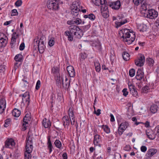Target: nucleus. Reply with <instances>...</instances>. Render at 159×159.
Masks as SVG:
<instances>
[{
    "label": "nucleus",
    "instance_id": "obj_1",
    "mask_svg": "<svg viewBox=\"0 0 159 159\" xmlns=\"http://www.w3.org/2000/svg\"><path fill=\"white\" fill-rule=\"evenodd\" d=\"M135 33L134 32H131L129 29H124L123 31V35L122 38L123 41L130 44L132 43L135 40Z\"/></svg>",
    "mask_w": 159,
    "mask_h": 159
},
{
    "label": "nucleus",
    "instance_id": "obj_2",
    "mask_svg": "<svg viewBox=\"0 0 159 159\" xmlns=\"http://www.w3.org/2000/svg\"><path fill=\"white\" fill-rule=\"evenodd\" d=\"M44 38L41 37L40 39H35L34 42V48L36 50L37 48L40 53L43 52L45 47L44 45Z\"/></svg>",
    "mask_w": 159,
    "mask_h": 159
},
{
    "label": "nucleus",
    "instance_id": "obj_3",
    "mask_svg": "<svg viewBox=\"0 0 159 159\" xmlns=\"http://www.w3.org/2000/svg\"><path fill=\"white\" fill-rule=\"evenodd\" d=\"M69 30L70 32L73 33L75 36V37L78 39H80L83 35L82 30L78 26L71 25L69 27Z\"/></svg>",
    "mask_w": 159,
    "mask_h": 159
},
{
    "label": "nucleus",
    "instance_id": "obj_4",
    "mask_svg": "<svg viewBox=\"0 0 159 159\" xmlns=\"http://www.w3.org/2000/svg\"><path fill=\"white\" fill-rule=\"evenodd\" d=\"M60 3L59 0H48L47 5L48 8L53 11H56L58 10L59 4Z\"/></svg>",
    "mask_w": 159,
    "mask_h": 159
},
{
    "label": "nucleus",
    "instance_id": "obj_5",
    "mask_svg": "<svg viewBox=\"0 0 159 159\" xmlns=\"http://www.w3.org/2000/svg\"><path fill=\"white\" fill-rule=\"evenodd\" d=\"M71 14L73 16H76L79 15V12L81 10L80 4L79 2H74L70 7Z\"/></svg>",
    "mask_w": 159,
    "mask_h": 159
},
{
    "label": "nucleus",
    "instance_id": "obj_6",
    "mask_svg": "<svg viewBox=\"0 0 159 159\" xmlns=\"http://www.w3.org/2000/svg\"><path fill=\"white\" fill-rule=\"evenodd\" d=\"M147 9H145L144 14V16L145 17L149 18L150 19H153L156 18L158 16V12L155 10L153 9H148L147 11Z\"/></svg>",
    "mask_w": 159,
    "mask_h": 159
},
{
    "label": "nucleus",
    "instance_id": "obj_7",
    "mask_svg": "<svg viewBox=\"0 0 159 159\" xmlns=\"http://www.w3.org/2000/svg\"><path fill=\"white\" fill-rule=\"evenodd\" d=\"M32 140V138L30 135L27 136L26 140V143L25 147L27 153H30L33 150V147Z\"/></svg>",
    "mask_w": 159,
    "mask_h": 159
},
{
    "label": "nucleus",
    "instance_id": "obj_8",
    "mask_svg": "<svg viewBox=\"0 0 159 159\" xmlns=\"http://www.w3.org/2000/svg\"><path fill=\"white\" fill-rule=\"evenodd\" d=\"M145 57L144 55L141 54L138 59L135 60V63L137 66H142L145 61Z\"/></svg>",
    "mask_w": 159,
    "mask_h": 159
},
{
    "label": "nucleus",
    "instance_id": "obj_9",
    "mask_svg": "<svg viewBox=\"0 0 159 159\" xmlns=\"http://www.w3.org/2000/svg\"><path fill=\"white\" fill-rule=\"evenodd\" d=\"M22 96L23 101H25L27 102V107L30 103V93L28 92H26L25 93L22 95Z\"/></svg>",
    "mask_w": 159,
    "mask_h": 159
},
{
    "label": "nucleus",
    "instance_id": "obj_10",
    "mask_svg": "<svg viewBox=\"0 0 159 159\" xmlns=\"http://www.w3.org/2000/svg\"><path fill=\"white\" fill-rule=\"evenodd\" d=\"M60 68L57 66L53 67L51 69V73L53 74L54 77H58L60 75Z\"/></svg>",
    "mask_w": 159,
    "mask_h": 159
},
{
    "label": "nucleus",
    "instance_id": "obj_11",
    "mask_svg": "<svg viewBox=\"0 0 159 159\" xmlns=\"http://www.w3.org/2000/svg\"><path fill=\"white\" fill-rule=\"evenodd\" d=\"M135 78L137 80H139L143 79H144V73L142 70L140 69L138 70Z\"/></svg>",
    "mask_w": 159,
    "mask_h": 159
},
{
    "label": "nucleus",
    "instance_id": "obj_12",
    "mask_svg": "<svg viewBox=\"0 0 159 159\" xmlns=\"http://www.w3.org/2000/svg\"><path fill=\"white\" fill-rule=\"evenodd\" d=\"M62 120L64 127L66 128L67 127L68 128L70 123V121L68 116H64L62 119Z\"/></svg>",
    "mask_w": 159,
    "mask_h": 159
},
{
    "label": "nucleus",
    "instance_id": "obj_13",
    "mask_svg": "<svg viewBox=\"0 0 159 159\" xmlns=\"http://www.w3.org/2000/svg\"><path fill=\"white\" fill-rule=\"evenodd\" d=\"M101 140V136L97 134L94 135L93 143L95 145L101 147V145L99 143Z\"/></svg>",
    "mask_w": 159,
    "mask_h": 159
},
{
    "label": "nucleus",
    "instance_id": "obj_14",
    "mask_svg": "<svg viewBox=\"0 0 159 159\" xmlns=\"http://www.w3.org/2000/svg\"><path fill=\"white\" fill-rule=\"evenodd\" d=\"M5 146L7 148H11L10 146L11 147L15 146V143L13 139H7L5 143Z\"/></svg>",
    "mask_w": 159,
    "mask_h": 159
},
{
    "label": "nucleus",
    "instance_id": "obj_15",
    "mask_svg": "<svg viewBox=\"0 0 159 159\" xmlns=\"http://www.w3.org/2000/svg\"><path fill=\"white\" fill-rule=\"evenodd\" d=\"M3 35L4 37H2L0 39V47L1 48L5 47L7 43V36L4 34H3Z\"/></svg>",
    "mask_w": 159,
    "mask_h": 159
},
{
    "label": "nucleus",
    "instance_id": "obj_16",
    "mask_svg": "<svg viewBox=\"0 0 159 159\" xmlns=\"http://www.w3.org/2000/svg\"><path fill=\"white\" fill-rule=\"evenodd\" d=\"M70 80H69L66 76V79L65 82H63L62 80V84L63 88L65 90H68L70 86Z\"/></svg>",
    "mask_w": 159,
    "mask_h": 159
},
{
    "label": "nucleus",
    "instance_id": "obj_17",
    "mask_svg": "<svg viewBox=\"0 0 159 159\" xmlns=\"http://www.w3.org/2000/svg\"><path fill=\"white\" fill-rule=\"evenodd\" d=\"M157 151V150L154 148H151L149 149L147 153L146 156L147 158H149L155 154Z\"/></svg>",
    "mask_w": 159,
    "mask_h": 159
},
{
    "label": "nucleus",
    "instance_id": "obj_18",
    "mask_svg": "<svg viewBox=\"0 0 159 159\" xmlns=\"http://www.w3.org/2000/svg\"><path fill=\"white\" fill-rule=\"evenodd\" d=\"M42 123L45 128L50 127L51 126V122L49 120H48L46 118H44L42 121Z\"/></svg>",
    "mask_w": 159,
    "mask_h": 159
},
{
    "label": "nucleus",
    "instance_id": "obj_19",
    "mask_svg": "<svg viewBox=\"0 0 159 159\" xmlns=\"http://www.w3.org/2000/svg\"><path fill=\"white\" fill-rule=\"evenodd\" d=\"M120 1H117L116 2L112 3V8L114 9L118 10L120 7Z\"/></svg>",
    "mask_w": 159,
    "mask_h": 159
},
{
    "label": "nucleus",
    "instance_id": "obj_20",
    "mask_svg": "<svg viewBox=\"0 0 159 159\" xmlns=\"http://www.w3.org/2000/svg\"><path fill=\"white\" fill-rule=\"evenodd\" d=\"M73 33L70 32V30L66 31L65 32V35L68 36V40L70 41H72L73 40Z\"/></svg>",
    "mask_w": 159,
    "mask_h": 159
},
{
    "label": "nucleus",
    "instance_id": "obj_21",
    "mask_svg": "<svg viewBox=\"0 0 159 159\" xmlns=\"http://www.w3.org/2000/svg\"><path fill=\"white\" fill-rule=\"evenodd\" d=\"M51 137L50 136H48V143L47 144L48 145V148L49 150V153H51L52 151L53 148V146H52L51 141L50 140Z\"/></svg>",
    "mask_w": 159,
    "mask_h": 159
},
{
    "label": "nucleus",
    "instance_id": "obj_22",
    "mask_svg": "<svg viewBox=\"0 0 159 159\" xmlns=\"http://www.w3.org/2000/svg\"><path fill=\"white\" fill-rule=\"evenodd\" d=\"M12 114L15 117H19L20 114V111L16 108H14L12 111Z\"/></svg>",
    "mask_w": 159,
    "mask_h": 159
},
{
    "label": "nucleus",
    "instance_id": "obj_23",
    "mask_svg": "<svg viewBox=\"0 0 159 159\" xmlns=\"http://www.w3.org/2000/svg\"><path fill=\"white\" fill-rule=\"evenodd\" d=\"M103 3L102 2L101 4V10L103 9V10H107V2L106 0H103Z\"/></svg>",
    "mask_w": 159,
    "mask_h": 159
},
{
    "label": "nucleus",
    "instance_id": "obj_24",
    "mask_svg": "<svg viewBox=\"0 0 159 159\" xmlns=\"http://www.w3.org/2000/svg\"><path fill=\"white\" fill-rule=\"evenodd\" d=\"M84 17L85 18H88L89 19L92 20H94L95 18V15L93 13H91L88 15H84Z\"/></svg>",
    "mask_w": 159,
    "mask_h": 159
},
{
    "label": "nucleus",
    "instance_id": "obj_25",
    "mask_svg": "<svg viewBox=\"0 0 159 159\" xmlns=\"http://www.w3.org/2000/svg\"><path fill=\"white\" fill-rule=\"evenodd\" d=\"M122 57L123 59L125 61L129 60L130 59V55L129 54L126 52H124L122 54Z\"/></svg>",
    "mask_w": 159,
    "mask_h": 159
},
{
    "label": "nucleus",
    "instance_id": "obj_26",
    "mask_svg": "<svg viewBox=\"0 0 159 159\" xmlns=\"http://www.w3.org/2000/svg\"><path fill=\"white\" fill-rule=\"evenodd\" d=\"M30 115L28 114H27L25 115V116L23 118V122L25 124H28V121H30Z\"/></svg>",
    "mask_w": 159,
    "mask_h": 159
},
{
    "label": "nucleus",
    "instance_id": "obj_27",
    "mask_svg": "<svg viewBox=\"0 0 159 159\" xmlns=\"http://www.w3.org/2000/svg\"><path fill=\"white\" fill-rule=\"evenodd\" d=\"M157 107L156 105L154 104L152 105L150 107V111L151 112L155 113L157 111Z\"/></svg>",
    "mask_w": 159,
    "mask_h": 159
},
{
    "label": "nucleus",
    "instance_id": "obj_28",
    "mask_svg": "<svg viewBox=\"0 0 159 159\" xmlns=\"http://www.w3.org/2000/svg\"><path fill=\"white\" fill-rule=\"evenodd\" d=\"M99 127H101L108 134L110 132V129L107 125H103L102 126H99Z\"/></svg>",
    "mask_w": 159,
    "mask_h": 159
},
{
    "label": "nucleus",
    "instance_id": "obj_29",
    "mask_svg": "<svg viewBox=\"0 0 159 159\" xmlns=\"http://www.w3.org/2000/svg\"><path fill=\"white\" fill-rule=\"evenodd\" d=\"M101 13L104 18H107L109 16V12L108 10H103L102 11H101Z\"/></svg>",
    "mask_w": 159,
    "mask_h": 159
},
{
    "label": "nucleus",
    "instance_id": "obj_30",
    "mask_svg": "<svg viewBox=\"0 0 159 159\" xmlns=\"http://www.w3.org/2000/svg\"><path fill=\"white\" fill-rule=\"evenodd\" d=\"M23 58L22 55L20 54H19L16 56L15 57V60L16 61H21Z\"/></svg>",
    "mask_w": 159,
    "mask_h": 159
},
{
    "label": "nucleus",
    "instance_id": "obj_31",
    "mask_svg": "<svg viewBox=\"0 0 159 159\" xmlns=\"http://www.w3.org/2000/svg\"><path fill=\"white\" fill-rule=\"evenodd\" d=\"M146 61H148V65L150 66H153L154 63V60L151 58H148L146 60Z\"/></svg>",
    "mask_w": 159,
    "mask_h": 159
},
{
    "label": "nucleus",
    "instance_id": "obj_32",
    "mask_svg": "<svg viewBox=\"0 0 159 159\" xmlns=\"http://www.w3.org/2000/svg\"><path fill=\"white\" fill-rule=\"evenodd\" d=\"M95 69L96 71L97 72H99L101 70V67L100 63L98 62L94 63Z\"/></svg>",
    "mask_w": 159,
    "mask_h": 159
},
{
    "label": "nucleus",
    "instance_id": "obj_33",
    "mask_svg": "<svg viewBox=\"0 0 159 159\" xmlns=\"http://www.w3.org/2000/svg\"><path fill=\"white\" fill-rule=\"evenodd\" d=\"M54 126L56 129L57 130H59L61 127L62 125L59 121L57 120L55 122Z\"/></svg>",
    "mask_w": 159,
    "mask_h": 159
},
{
    "label": "nucleus",
    "instance_id": "obj_34",
    "mask_svg": "<svg viewBox=\"0 0 159 159\" xmlns=\"http://www.w3.org/2000/svg\"><path fill=\"white\" fill-rule=\"evenodd\" d=\"M146 134L148 138L150 139L153 140L155 138V136L153 134H151L149 133H147Z\"/></svg>",
    "mask_w": 159,
    "mask_h": 159
},
{
    "label": "nucleus",
    "instance_id": "obj_35",
    "mask_svg": "<svg viewBox=\"0 0 159 159\" xmlns=\"http://www.w3.org/2000/svg\"><path fill=\"white\" fill-rule=\"evenodd\" d=\"M54 143L55 145L57 148H61V143L59 140L57 139L55 141Z\"/></svg>",
    "mask_w": 159,
    "mask_h": 159
},
{
    "label": "nucleus",
    "instance_id": "obj_36",
    "mask_svg": "<svg viewBox=\"0 0 159 159\" xmlns=\"http://www.w3.org/2000/svg\"><path fill=\"white\" fill-rule=\"evenodd\" d=\"M122 125H120L118 127V132L119 135H122L124 130L123 129V127H121Z\"/></svg>",
    "mask_w": 159,
    "mask_h": 159
},
{
    "label": "nucleus",
    "instance_id": "obj_37",
    "mask_svg": "<svg viewBox=\"0 0 159 159\" xmlns=\"http://www.w3.org/2000/svg\"><path fill=\"white\" fill-rule=\"evenodd\" d=\"M16 34V33H14L11 37V39L10 44H14L16 42V38L15 37V35Z\"/></svg>",
    "mask_w": 159,
    "mask_h": 159
},
{
    "label": "nucleus",
    "instance_id": "obj_38",
    "mask_svg": "<svg viewBox=\"0 0 159 159\" xmlns=\"http://www.w3.org/2000/svg\"><path fill=\"white\" fill-rule=\"evenodd\" d=\"M122 126L121 127H123V129L125 130L128 127L129 125V124L127 122H125L124 123H122L120 125H121Z\"/></svg>",
    "mask_w": 159,
    "mask_h": 159
},
{
    "label": "nucleus",
    "instance_id": "obj_39",
    "mask_svg": "<svg viewBox=\"0 0 159 159\" xmlns=\"http://www.w3.org/2000/svg\"><path fill=\"white\" fill-rule=\"evenodd\" d=\"M128 86H129V90L130 92H131V91H132L135 89L136 88H135V86L134 85L132 84L131 83H129L128 84Z\"/></svg>",
    "mask_w": 159,
    "mask_h": 159
},
{
    "label": "nucleus",
    "instance_id": "obj_40",
    "mask_svg": "<svg viewBox=\"0 0 159 159\" xmlns=\"http://www.w3.org/2000/svg\"><path fill=\"white\" fill-rule=\"evenodd\" d=\"M135 74V70L134 69H130L129 71V74L130 77L134 76Z\"/></svg>",
    "mask_w": 159,
    "mask_h": 159
},
{
    "label": "nucleus",
    "instance_id": "obj_41",
    "mask_svg": "<svg viewBox=\"0 0 159 159\" xmlns=\"http://www.w3.org/2000/svg\"><path fill=\"white\" fill-rule=\"evenodd\" d=\"M0 105L6 107V102L5 99L2 98L0 99Z\"/></svg>",
    "mask_w": 159,
    "mask_h": 159
},
{
    "label": "nucleus",
    "instance_id": "obj_42",
    "mask_svg": "<svg viewBox=\"0 0 159 159\" xmlns=\"http://www.w3.org/2000/svg\"><path fill=\"white\" fill-rule=\"evenodd\" d=\"M102 2V0H95L93 2V3L97 6H99Z\"/></svg>",
    "mask_w": 159,
    "mask_h": 159
},
{
    "label": "nucleus",
    "instance_id": "obj_43",
    "mask_svg": "<svg viewBox=\"0 0 159 159\" xmlns=\"http://www.w3.org/2000/svg\"><path fill=\"white\" fill-rule=\"evenodd\" d=\"M102 2V0H95L93 2V3L97 6H99Z\"/></svg>",
    "mask_w": 159,
    "mask_h": 159
},
{
    "label": "nucleus",
    "instance_id": "obj_44",
    "mask_svg": "<svg viewBox=\"0 0 159 159\" xmlns=\"http://www.w3.org/2000/svg\"><path fill=\"white\" fill-rule=\"evenodd\" d=\"M54 38H52L49 40L48 42V44L50 46L52 47L54 44L55 42L54 41Z\"/></svg>",
    "mask_w": 159,
    "mask_h": 159
},
{
    "label": "nucleus",
    "instance_id": "obj_45",
    "mask_svg": "<svg viewBox=\"0 0 159 159\" xmlns=\"http://www.w3.org/2000/svg\"><path fill=\"white\" fill-rule=\"evenodd\" d=\"M25 159H31V155L30 153H25L24 154Z\"/></svg>",
    "mask_w": 159,
    "mask_h": 159
},
{
    "label": "nucleus",
    "instance_id": "obj_46",
    "mask_svg": "<svg viewBox=\"0 0 159 159\" xmlns=\"http://www.w3.org/2000/svg\"><path fill=\"white\" fill-rule=\"evenodd\" d=\"M130 93L134 97H136L138 95V93L136 89L133 90L131 91Z\"/></svg>",
    "mask_w": 159,
    "mask_h": 159
},
{
    "label": "nucleus",
    "instance_id": "obj_47",
    "mask_svg": "<svg viewBox=\"0 0 159 159\" xmlns=\"http://www.w3.org/2000/svg\"><path fill=\"white\" fill-rule=\"evenodd\" d=\"M146 0H141L140 2V3H141V7L143 8V9L144 8V7H145L146 8Z\"/></svg>",
    "mask_w": 159,
    "mask_h": 159
},
{
    "label": "nucleus",
    "instance_id": "obj_48",
    "mask_svg": "<svg viewBox=\"0 0 159 159\" xmlns=\"http://www.w3.org/2000/svg\"><path fill=\"white\" fill-rule=\"evenodd\" d=\"M18 14V12L17 10L16 9H14L11 11V16H17Z\"/></svg>",
    "mask_w": 159,
    "mask_h": 159
},
{
    "label": "nucleus",
    "instance_id": "obj_49",
    "mask_svg": "<svg viewBox=\"0 0 159 159\" xmlns=\"http://www.w3.org/2000/svg\"><path fill=\"white\" fill-rule=\"evenodd\" d=\"M74 22H75V24L76 25H79L81 23L82 20L81 19L79 18H77L74 21Z\"/></svg>",
    "mask_w": 159,
    "mask_h": 159
},
{
    "label": "nucleus",
    "instance_id": "obj_50",
    "mask_svg": "<svg viewBox=\"0 0 159 159\" xmlns=\"http://www.w3.org/2000/svg\"><path fill=\"white\" fill-rule=\"evenodd\" d=\"M93 108H94V113L95 114H96L97 116H99L101 114V110L100 109H98L97 110V112L95 110V108L94 106H93Z\"/></svg>",
    "mask_w": 159,
    "mask_h": 159
},
{
    "label": "nucleus",
    "instance_id": "obj_51",
    "mask_svg": "<svg viewBox=\"0 0 159 159\" xmlns=\"http://www.w3.org/2000/svg\"><path fill=\"white\" fill-rule=\"evenodd\" d=\"M41 85L40 81L39 80L37 81L35 87V89L37 90H38L39 89Z\"/></svg>",
    "mask_w": 159,
    "mask_h": 159
},
{
    "label": "nucleus",
    "instance_id": "obj_52",
    "mask_svg": "<svg viewBox=\"0 0 159 159\" xmlns=\"http://www.w3.org/2000/svg\"><path fill=\"white\" fill-rule=\"evenodd\" d=\"M10 121V120L9 119H8L5 120L4 126L5 127H7L8 126V124H9Z\"/></svg>",
    "mask_w": 159,
    "mask_h": 159
},
{
    "label": "nucleus",
    "instance_id": "obj_53",
    "mask_svg": "<svg viewBox=\"0 0 159 159\" xmlns=\"http://www.w3.org/2000/svg\"><path fill=\"white\" fill-rule=\"evenodd\" d=\"M22 3V1L21 0H18L15 3L16 6L19 7L20 6Z\"/></svg>",
    "mask_w": 159,
    "mask_h": 159
},
{
    "label": "nucleus",
    "instance_id": "obj_54",
    "mask_svg": "<svg viewBox=\"0 0 159 159\" xmlns=\"http://www.w3.org/2000/svg\"><path fill=\"white\" fill-rule=\"evenodd\" d=\"M80 56L82 59L84 60L87 57V55L85 52L81 53L80 54Z\"/></svg>",
    "mask_w": 159,
    "mask_h": 159
},
{
    "label": "nucleus",
    "instance_id": "obj_55",
    "mask_svg": "<svg viewBox=\"0 0 159 159\" xmlns=\"http://www.w3.org/2000/svg\"><path fill=\"white\" fill-rule=\"evenodd\" d=\"M68 73L70 77H74L75 75L74 70V71L72 70V71H70L69 72H68Z\"/></svg>",
    "mask_w": 159,
    "mask_h": 159
},
{
    "label": "nucleus",
    "instance_id": "obj_56",
    "mask_svg": "<svg viewBox=\"0 0 159 159\" xmlns=\"http://www.w3.org/2000/svg\"><path fill=\"white\" fill-rule=\"evenodd\" d=\"M68 72H69L70 71H72V70L74 71V67L71 66H68L66 68Z\"/></svg>",
    "mask_w": 159,
    "mask_h": 159
},
{
    "label": "nucleus",
    "instance_id": "obj_57",
    "mask_svg": "<svg viewBox=\"0 0 159 159\" xmlns=\"http://www.w3.org/2000/svg\"><path fill=\"white\" fill-rule=\"evenodd\" d=\"M131 149V148L129 145H126L124 148V149L126 151H129Z\"/></svg>",
    "mask_w": 159,
    "mask_h": 159
},
{
    "label": "nucleus",
    "instance_id": "obj_58",
    "mask_svg": "<svg viewBox=\"0 0 159 159\" xmlns=\"http://www.w3.org/2000/svg\"><path fill=\"white\" fill-rule=\"evenodd\" d=\"M127 89L126 88H125L123 89L122 91L123 93V95L125 97L126 96L128 93V92H127Z\"/></svg>",
    "mask_w": 159,
    "mask_h": 159
},
{
    "label": "nucleus",
    "instance_id": "obj_59",
    "mask_svg": "<svg viewBox=\"0 0 159 159\" xmlns=\"http://www.w3.org/2000/svg\"><path fill=\"white\" fill-rule=\"evenodd\" d=\"M25 47V45L24 43H22L20 45L19 49L20 50L22 51L24 49Z\"/></svg>",
    "mask_w": 159,
    "mask_h": 159
},
{
    "label": "nucleus",
    "instance_id": "obj_60",
    "mask_svg": "<svg viewBox=\"0 0 159 159\" xmlns=\"http://www.w3.org/2000/svg\"><path fill=\"white\" fill-rule=\"evenodd\" d=\"M56 80V82L57 84H59L61 83V79H60V76L59 75L58 77H56L55 78Z\"/></svg>",
    "mask_w": 159,
    "mask_h": 159
},
{
    "label": "nucleus",
    "instance_id": "obj_61",
    "mask_svg": "<svg viewBox=\"0 0 159 159\" xmlns=\"http://www.w3.org/2000/svg\"><path fill=\"white\" fill-rule=\"evenodd\" d=\"M149 89V87L148 86H145L142 88V90L143 92L146 93L148 89Z\"/></svg>",
    "mask_w": 159,
    "mask_h": 159
},
{
    "label": "nucleus",
    "instance_id": "obj_62",
    "mask_svg": "<svg viewBox=\"0 0 159 159\" xmlns=\"http://www.w3.org/2000/svg\"><path fill=\"white\" fill-rule=\"evenodd\" d=\"M147 149V147L145 146H142L141 147V150L142 152H145Z\"/></svg>",
    "mask_w": 159,
    "mask_h": 159
},
{
    "label": "nucleus",
    "instance_id": "obj_63",
    "mask_svg": "<svg viewBox=\"0 0 159 159\" xmlns=\"http://www.w3.org/2000/svg\"><path fill=\"white\" fill-rule=\"evenodd\" d=\"M6 108L5 106H2L0 105V114L2 113L4 110L5 108Z\"/></svg>",
    "mask_w": 159,
    "mask_h": 159
},
{
    "label": "nucleus",
    "instance_id": "obj_64",
    "mask_svg": "<svg viewBox=\"0 0 159 159\" xmlns=\"http://www.w3.org/2000/svg\"><path fill=\"white\" fill-rule=\"evenodd\" d=\"M75 117H70V123L71 125H73L75 124V120L74 119Z\"/></svg>",
    "mask_w": 159,
    "mask_h": 159
}]
</instances>
